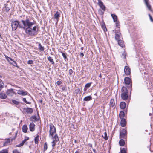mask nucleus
Masks as SVG:
<instances>
[{"label": "nucleus", "mask_w": 153, "mask_h": 153, "mask_svg": "<svg viewBox=\"0 0 153 153\" xmlns=\"http://www.w3.org/2000/svg\"><path fill=\"white\" fill-rule=\"evenodd\" d=\"M21 22L25 27L24 29L25 30L26 34L30 36H33L37 34V26H35L32 28L31 27L32 26L35 24V22L33 20L26 16L25 20H22Z\"/></svg>", "instance_id": "nucleus-1"}, {"label": "nucleus", "mask_w": 153, "mask_h": 153, "mask_svg": "<svg viewBox=\"0 0 153 153\" xmlns=\"http://www.w3.org/2000/svg\"><path fill=\"white\" fill-rule=\"evenodd\" d=\"M13 30H15L18 27L20 28L25 29V27L21 24H19V21L17 20L13 21L11 25Z\"/></svg>", "instance_id": "nucleus-2"}, {"label": "nucleus", "mask_w": 153, "mask_h": 153, "mask_svg": "<svg viewBox=\"0 0 153 153\" xmlns=\"http://www.w3.org/2000/svg\"><path fill=\"white\" fill-rule=\"evenodd\" d=\"M121 97L122 99L124 100L127 99L128 96V91L126 88L123 87L121 89Z\"/></svg>", "instance_id": "nucleus-3"}, {"label": "nucleus", "mask_w": 153, "mask_h": 153, "mask_svg": "<svg viewBox=\"0 0 153 153\" xmlns=\"http://www.w3.org/2000/svg\"><path fill=\"white\" fill-rule=\"evenodd\" d=\"M50 130L49 136H53V134L56 132V129L55 127L52 123H51L49 125Z\"/></svg>", "instance_id": "nucleus-4"}, {"label": "nucleus", "mask_w": 153, "mask_h": 153, "mask_svg": "<svg viewBox=\"0 0 153 153\" xmlns=\"http://www.w3.org/2000/svg\"><path fill=\"white\" fill-rule=\"evenodd\" d=\"M127 134L126 130L125 129H122L120 132V138H125Z\"/></svg>", "instance_id": "nucleus-5"}, {"label": "nucleus", "mask_w": 153, "mask_h": 153, "mask_svg": "<svg viewBox=\"0 0 153 153\" xmlns=\"http://www.w3.org/2000/svg\"><path fill=\"white\" fill-rule=\"evenodd\" d=\"M17 134V131L16 133H15V135L16 136V135ZM16 136H15V137L13 138H12L11 139V140H10V139H7L5 142L4 143V146H6L7 145L10 144V143L11 142H12L13 140L15 139L16 138Z\"/></svg>", "instance_id": "nucleus-6"}, {"label": "nucleus", "mask_w": 153, "mask_h": 153, "mask_svg": "<svg viewBox=\"0 0 153 153\" xmlns=\"http://www.w3.org/2000/svg\"><path fill=\"white\" fill-rule=\"evenodd\" d=\"M15 93L14 89H8L6 92L7 95L10 96H12Z\"/></svg>", "instance_id": "nucleus-7"}, {"label": "nucleus", "mask_w": 153, "mask_h": 153, "mask_svg": "<svg viewBox=\"0 0 153 153\" xmlns=\"http://www.w3.org/2000/svg\"><path fill=\"white\" fill-rule=\"evenodd\" d=\"M124 71L125 74L127 75H129L130 74L131 72H130V68L129 67L127 66H126L125 67V68L124 69Z\"/></svg>", "instance_id": "nucleus-8"}, {"label": "nucleus", "mask_w": 153, "mask_h": 153, "mask_svg": "<svg viewBox=\"0 0 153 153\" xmlns=\"http://www.w3.org/2000/svg\"><path fill=\"white\" fill-rule=\"evenodd\" d=\"M144 2L146 7H147L149 10L151 11H152V10L151 9V6L149 3V0H144Z\"/></svg>", "instance_id": "nucleus-9"}, {"label": "nucleus", "mask_w": 153, "mask_h": 153, "mask_svg": "<svg viewBox=\"0 0 153 153\" xmlns=\"http://www.w3.org/2000/svg\"><path fill=\"white\" fill-rule=\"evenodd\" d=\"M115 39L117 40H118L120 37L121 33H120L119 30L117 31L116 30L115 32Z\"/></svg>", "instance_id": "nucleus-10"}, {"label": "nucleus", "mask_w": 153, "mask_h": 153, "mask_svg": "<svg viewBox=\"0 0 153 153\" xmlns=\"http://www.w3.org/2000/svg\"><path fill=\"white\" fill-rule=\"evenodd\" d=\"M24 109L25 111L27 114H30L33 112V109L32 108H24Z\"/></svg>", "instance_id": "nucleus-11"}, {"label": "nucleus", "mask_w": 153, "mask_h": 153, "mask_svg": "<svg viewBox=\"0 0 153 153\" xmlns=\"http://www.w3.org/2000/svg\"><path fill=\"white\" fill-rule=\"evenodd\" d=\"M35 125L33 122L31 123L29 125L30 130L31 131H33L35 130Z\"/></svg>", "instance_id": "nucleus-12"}, {"label": "nucleus", "mask_w": 153, "mask_h": 153, "mask_svg": "<svg viewBox=\"0 0 153 153\" xmlns=\"http://www.w3.org/2000/svg\"><path fill=\"white\" fill-rule=\"evenodd\" d=\"M124 81L125 84L129 85L130 83L131 80L129 78L126 77L125 78Z\"/></svg>", "instance_id": "nucleus-13"}, {"label": "nucleus", "mask_w": 153, "mask_h": 153, "mask_svg": "<svg viewBox=\"0 0 153 153\" xmlns=\"http://www.w3.org/2000/svg\"><path fill=\"white\" fill-rule=\"evenodd\" d=\"M39 117L36 116H33L31 117L30 119L33 121H39Z\"/></svg>", "instance_id": "nucleus-14"}, {"label": "nucleus", "mask_w": 153, "mask_h": 153, "mask_svg": "<svg viewBox=\"0 0 153 153\" xmlns=\"http://www.w3.org/2000/svg\"><path fill=\"white\" fill-rule=\"evenodd\" d=\"M98 4L103 11H105V7L103 3L102 2H100Z\"/></svg>", "instance_id": "nucleus-15"}, {"label": "nucleus", "mask_w": 153, "mask_h": 153, "mask_svg": "<svg viewBox=\"0 0 153 153\" xmlns=\"http://www.w3.org/2000/svg\"><path fill=\"white\" fill-rule=\"evenodd\" d=\"M121 119V120L120 122L121 126L122 127H124L126 125V120L124 118L122 119Z\"/></svg>", "instance_id": "nucleus-16"}, {"label": "nucleus", "mask_w": 153, "mask_h": 153, "mask_svg": "<svg viewBox=\"0 0 153 153\" xmlns=\"http://www.w3.org/2000/svg\"><path fill=\"white\" fill-rule=\"evenodd\" d=\"M111 16L112 17L114 22H116L118 21V18L117 16L115 14H111Z\"/></svg>", "instance_id": "nucleus-17"}, {"label": "nucleus", "mask_w": 153, "mask_h": 153, "mask_svg": "<svg viewBox=\"0 0 153 153\" xmlns=\"http://www.w3.org/2000/svg\"><path fill=\"white\" fill-rule=\"evenodd\" d=\"M120 108L122 109H124L126 106V104L124 102H122L120 103Z\"/></svg>", "instance_id": "nucleus-18"}, {"label": "nucleus", "mask_w": 153, "mask_h": 153, "mask_svg": "<svg viewBox=\"0 0 153 153\" xmlns=\"http://www.w3.org/2000/svg\"><path fill=\"white\" fill-rule=\"evenodd\" d=\"M119 45L122 47H123L124 45V43L123 40H117Z\"/></svg>", "instance_id": "nucleus-19"}, {"label": "nucleus", "mask_w": 153, "mask_h": 153, "mask_svg": "<svg viewBox=\"0 0 153 153\" xmlns=\"http://www.w3.org/2000/svg\"><path fill=\"white\" fill-rule=\"evenodd\" d=\"M115 105L114 100V99H111L110 102V107H113Z\"/></svg>", "instance_id": "nucleus-20"}, {"label": "nucleus", "mask_w": 153, "mask_h": 153, "mask_svg": "<svg viewBox=\"0 0 153 153\" xmlns=\"http://www.w3.org/2000/svg\"><path fill=\"white\" fill-rule=\"evenodd\" d=\"M28 129L26 125H24L23 126L22 128V131L23 132L26 133Z\"/></svg>", "instance_id": "nucleus-21"}, {"label": "nucleus", "mask_w": 153, "mask_h": 153, "mask_svg": "<svg viewBox=\"0 0 153 153\" xmlns=\"http://www.w3.org/2000/svg\"><path fill=\"white\" fill-rule=\"evenodd\" d=\"M48 60L49 61V62L53 65H54L55 64L53 59H52V57L51 56H49L48 57Z\"/></svg>", "instance_id": "nucleus-22"}, {"label": "nucleus", "mask_w": 153, "mask_h": 153, "mask_svg": "<svg viewBox=\"0 0 153 153\" xmlns=\"http://www.w3.org/2000/svg\"><path fill=\"white\" fill-rule=\"evenodd\" d=\"M60 13L58 12L57 11L54 15V18L58 20L60 17Z\"/></svg>", "instance_id": "nucleus-23"}, {"label": "nucleus", "mask_w": 153, "mask_h": 153, "mask_svg": "<svg viewBox=\"0 0 153 153\" xmlns=\"http://www.w3.org/2000/svg\"><path fill=\"white\" fill-rule=\"evenodd\" d=\"M7 97L6 94L4 93H0V98L2 99H5Z\"/></svg>", "instance_id": "nucleus-24"}, {"label": "nucleus", "mask_w": 153, "mask_h": 153, "mask_svg": "<svg viewBox=\"0 0 153 153\" xmlns=\"http://www.w3.org/2000/svg\"><path fill=\"white\" fill-rule=\"evenodd\" d=\"M92 100V97L91 96H88L85 97L83 100L85 101H89Z\"/></svg>", "instance_id": "nucleus-25"}, {"label": "nucleus", "mask_w": 153, "mask_h": 153, "mask_svg": "<svg viewBox=\"0 0 153 153\" xmlns=\"http://www.w3.org/2000/svg\"><path fill=\"white\" fill-rule=\"evenodd\" d=\"M125 143L124 140L123 139H121L119 141V145L120 146H123Z\"/></svg>", "instance_id": "nucleus-26"}, {"label": "nucleus", "mask_w": 153, "mask_h": 153, "mask_svg": "<svg viewBox=\"0 0 153 153\" xmlns=\"http://www.w3.org/2000/svg\"><path fill=\"white\" fill-rule=\"evenodd\" d=\"M125 114L123 111H121L119 114V117L121 119H123L124 117Z\"/></svg>", "instance_id": "nucleus-27"}, {"label": "nucleus", "mask_w": 153, "mask_h": 153, "mask_svg": "<svg viewBox=\"0 0 153 153\" xmlns=\"http://www.w3.org/2000/svg\"><path fill=\"white\" fill-rule=\"evenodd\" d=\"M39 49L40 51H43L45 50L44 47L43 46H42L40 43H39Z\"/></svg>", "instance_id": "nucleus-28"}, {"label": "nucleus", "mask_w": 153, "mask_h": 153, "mask_svg": "<svg viewBox=\"0 0 153 153\" xmlns=\"http://www.w3.org/2000/svg\"><path fill=\"white\" fill-rule=\"evenodd\" d=\"M52 138L53 139V140L56 142H58L59 140V139L58 135L56 134L55 135L54 137L52 136Z\"/></svg>", "instance_id": "nucleus-29"}, {"label": "nucleus", "mask_w": 153, "mask_h": 153, "mask_svg": "<svg viewBox=\"0 0 153 153\" xmlns=\"http://www.w3.org/2000/svg\"><path fill=\"white\" fill-rule=\"evenodd\" d=\"M4 84L2 81L0 79V91L2 89L4 88Z\"/></svg>", "instance_id": "nucleus-30"}, {"label": "nucleus", "mask_w": 153, "mask_h": 153, "mask_svg": "<svg viewBox=\"0 0 153 153\" xmlns=\"http://www.w3.org/2000/svg\"><path fill=\"white\" fill-rule=\"evenodd\" d=\"M12 103L11 104H14L18 105L19 103V102L18 101H17L16 100H12Z\"/></svg>", "instance_id": "nucleus-31"}, {"label": "nucleus", "mask_w": 153, "mask_h": 153, "mask_svg": "<svg viewBox=\"0 0 153 153\" xmlns=\"http://www.w3.org/2000/svg\"><path fill=\"white\" fill-rule=\"evenodd\" d=\"M12 61V62H10V63L11 64L13 65L14 66L18 68H19V67L18 66L16 62L15 61H13H13Z\"/></svg>", "instance_id": "nucleus-32"}, {"label": "nucleus", "mask_w": 153, "mask_h": 153, "mask_svg": "<svg viewBox=\"0 0 153 153\" xmlns=\"http://www.w3.org/2000/svg\"><path fill=\"white\" fill-rule=\"evenodd\" d=\"M39 136L38 135L35 137L34 139V141L36 144H38L39 140Z\"/></svg>", "instance_id": "nucleus-33"}, {"label": "nucleus", "mask_w": 153, "mask_h": 153, "mask_svg": "<svg viewBox=\"0 0 153 153\" xmlns=\"http://www.w3.org/2000/svg\"><path fill=\"white\" fill-rule=\"evenodd\" d=\"M101 27L102 29H103V31L105 32L107 31V29L105 24H102V25H101Z\"/></svg>", "instance_id": "nucleus-34"}, {"label": "nucleus", "mask_w": 153, "mask_h": 153, "mask_svg": "<svg viewBox=\"0 0 153 153\" xmlns=\"http://www.w3.org/2000/svg\"><path fill=\"white\" fill-rule=\"evenodd\" d=\"M48 149L47 144V142H45L43 150L45 152Z\"/></svg>", "instance_id": "nucleus-35"}, {"label": "nucleus", "mask_w": 153, "mask_h": 153, "mask_svg": "<svg viewBox=\"0 0 153 153\" xmlns=\"http://www.w3.org/2000/svg\"><path fill=\"white\" fill-rule=\"evenodd\" d=\"M5 11L7 12H8L10 10V8L7 6V5H6L5 7Z\"/></svg>", "instance_id": "nucleus-36"}, {"label": "nucleus", "mask_w": 153, "mask_h": 153, "mask_svg": "<svg viewBox=\"0 0 153 153\" xmlns=\"http://www.w3.org/2000/svg\"><path fill=\"white\" fill-rule=\"evenodd\" d=\"M5 57L7 59V60L9 62H10V61H13V59L11 58L8 57L7 56H5Z\"/></svg>", "instance_id": "nucleus-37"}, {"label": "nucleus", "mask_w": 153, "mask_h": 153, "mask_svg": "<svg viewBox=\"0 0 153 153\" xmlns=\"http://www.w3.org/2000/svg\"><path fill=\"white\" fill-rule=\"evenodd\" d=\"M61 53L62 54V56H63L64 58L65 59L67 58V56L65 53H64L62 52H61Z\"/></svg>", "instance_id": "nucleus-38"}, {"label": "nucleus", "mask_w": 153, "mask_h": 153, "mask_svg": "<svg viewBox=\"0 0 153 153\" xmlns=\"http://www.w3.org/2000/svg\"><path fill=\"white\" fill-rule=\"evenodd\" d=\"M91 83H88L86 84L85 86V87L86 88H89L91 86Z\"/></svg>", "instance_id": "nucleus-39"}, {"label": "nucleus", "mask_w": 153, "mask_h": 153, "mask_svg": "<svg viewBox=\"0 0 153 153\" xmlns=\"http://www.w3.org/2000/svg\"><path fill=\"white\" fill-rule=\"evenodd\" d=\"M57 142L56 141H55V140H53V141L52 142V146L53 148L55 146V145H56V143Z\"/></svg>", "instance_id": "nucleus-40"}, {"label": "nucleus", "mask_w": 153, "mask_h": 153, "mask_svg": "<svg viewBox=\"0 0 153 153\" xmlns=\"http://www.w3.org/2000/svg\"><path fill=\"white\" fill-rule=\"evenodd\" d=\"M80 90L79 89L77 88L75 90V92L76 94H78L80 92Z\"/></svg>", "instance_id": "nucleus-41"}, {"label": "nucleus", "mask_w": 153, "mask_h": 153, "mask_svg": "<svg viewBox=\"0 0 153 153\" xmlns=\"http://www.w3.org/2000/svg\"><path fill=\"white\" fill-rule=\"evenodd\" d=\"M27 93L28 92L27 91H22L21 95L23 96L25 95H27Z\"/></svg>", "instance_id": "nucleus-42"}, {"label": "nucleus", "mask_w": 153, "mask_h": 153, "mask_svg": "<svg viewBox=\"0 0 153 153\" xmlns=\"http://www.w3.org/2000/svg\"><path fill=\"white\" fill-rule=\"evenodd\" d=\"M104 11H103L101 9H99L98 10L99 13L101 15H103L104 14Z\"/></svg>", "instance_id": "nucleus-43"}, {"label": "nucleus", "mask_w": 153, "mask_h": 153, "mask_svg": "<svg viewBox=\"0 0 153 153\" xmlns=\"http://www.w3.org/2000/svg\"><path fill=\"white\" fill-rule=\"evenodd\" d=\"M104 138L105 140H108V138L107 136V133L106 132H105L104 133Z\"/></svg>", "instance_id": "nucleus-44"}, {"label": "nucleus", "mask_w": 153, "mask_h": 153, "mask_svg": "<svg viewBox=\"0 0 153 153\" xmlns=\"http://www.w3.org/2000/svg\"><path fill=\"white\" fill-rule=\"evenodd\" d=\"M23 101L25 102L26 104H30L31 103L30 102L27 101L25 98H23Z\"/></svg>", "instance_id": "nucleus-45"}, {"label": "nucleus", "mask_w": 153, "mask_h": 153, "mask_svg": "<svg viewBox=\"0 0 153 153\" xmlns=\"http://www.w3.org/2000/svg\"><path fill=\"white\" fill-rule=\"evenodd\" d=\"M0 153H8V152L6 150H3L0 152Z\"/></svg>", "instance_id": "nucleus-46"}, {"label": "nucleus", "mask_w": 153, "mask_h": 153, "mask_svg": "<svg viewBox=\"0 0 153 153\" xmlns=\"http://www.w3.org/2000/svg\"><path fill=\"white\" fill-rule=\"evenodd\" d=\"M115 22V24H116V26L117 27H119V26H120L119 25V22L118 21H117V22Z\"/></svg>", "instance_id": "nucleus-47"}, {"label": "nucleus", "mask_w": 153, "mask_h": 153, "mask_svg": "<svg viewBox=\"0 0 153 153\" xmlns=\"http://www.w3.org/2000/svg\"><path fill=\"white\" fill-rule=\"evenodd\" d=\"M121 153H126V150L124 149V148H123L121 150Z\"/></svg>", "instance_id": "nucleus-48"}, {"label": "nucleus", "mask_w": 153, "mask_h": 153, "mask_svg": "<svg viewBox=\"0 0 153 153\" xmlns=\"http://www.w3.org/2000/svg\"><path fill=\"white\" fill-rule=\"evenodd\" d=\"M33 63V61L32 60H29L27 62V64H32Z\"/></svg>", "instance_id": "nucleus-49"}, {"label": "nucleus", "mask_w": 153, "mask_h": 153, "mask_svg": "<svg viewBox=\"0 0 153 153\" xmlns=\"http://www.w3.org/2000/svg\"><path fill=\"white\" fill-rule=\"evenodd\" d=\"M73 72V71L72 69H70L69 70V74L70 75H71Z\"/></svg>", "instance_id": "nucleus-50"}, {"label": "nucleus", "mask_w": 153, "mask_h": 153, "mask_svg": "<svg viewBox=\"0 0 153 153\" xmlns=\"http://www.w3.org/2000/svg\"><path fill=\"white\" fill-rule=\"evenodd\" d=\"M23 90H18L17 93L21 95Z\"/></svg>", "instance_id": "nucleus-51"}, {"label": "nucleus", "mask_w": 153, "mask_h": 153, "mask_svg": "<svg viewBox=\"0 0 153 153\" xmlns=\"http://www.w3.org/2000/svg\"><path fill=\"white\" fill-rule=\"evenodd\" d=\"M149 16L150 18V20L152 22H153V19L150 14H149Z\"/></svg>", "instance_id": "nucleus-52"}, {"label": "nucleus", "mask_w": 153, "mask_h": 153, "mask_svg": "<svg viewBox=\"0 0 153 153\" xmlns=\"http://www.w3.org/2000/svg\"><path fill=\"white\" fill-rule=\"evenodd\" d=\"M56 83L58 85H61L62 82L60 81H58Z\"/></svg>", "instance_id": "nucleus-53"}, {"label": "nucleus", "mask_w": 153, "mask_h": 153, "mask_svg": "<svg viewBox=\"0 0 153 153\" xmlns=\"http://www.w3.org/2000/svg\"><path fill=\"white\" fill-rule=\"evenodd\" d=\"M13 153H20V152L17 150H15L13 151Z\"/></svg>", "instance_id": "nucleus-54"}, {"label": "nucleus", "mask_w": 153, "mask_h": 153, "mask_svg": "<svg viewBox=\"0 0 153 153\" xmlns=\"http://www.w3.org/2000/svg\"><path fill=\"white\" fill-rule=\"evenodd\" d=\"M84 56V54L82 52H81L80 53V56H81L82 57Z\"/></svg>", "instance_id": "nucleus-55"}, {"label": "nucleus", "mask_w": 153, "mask_h": 153, "mask_svg": "<svg viewBox=\"0 0 153 153\" xmlns=\"http://www.w3.org/2000/svg\"><path fill=\"white\" fill-rule=\"evenodd\" d=\"M26 141V140H25V139L22 141V143H23V144H24V143H25V142Z\"/></svg>", "instance_id": "nucleus-56"}, {"label": "nucleus", "mask_w": 153, "mask_h": 153, "mask_svg": "<svg viewBox=\"0 0 153 153\" xmlns=\"http://www.w3.org/2000/svg\"><path fill=\"white\" fill-rule=\"evenodd\" d=\"M87 88H86L85 87L83 90H84V91H86L87 90Z\"/></svg>", "instance_id": "nucleus-57"}, {"label": "nucleus", "mask_w": 153, "mask_h": 153, "mask_svg": "<svg viewBox=\"0 0 153 153\" xmlns=\"http://www.w3.org/2000/svg\"><path fill=\"white\" fill-rule=\"evenodd\" d=\"M16 146L17 147H20L21 146H20V145L19 144L18 145H16Z\"/></svg>", "instance_id": "nucleus-58"}, {"label": "nucleus", "mask_w": 153, "mask_h": 153, "mask_svg": "<svg viewBox=\"0 0 153 153\" xmlns=\"http://www.w3.org/2000/svg\"><path fill=\"white\" fill-rule=\"evenodd\" d=\"M20 146H22L24 144H23L22 142L20 144Z\"/></svg>", "instance_id": "nucleus-59"}, {"label": "nucleus", "mask_w": 153, "mask_h": 153, "mask_svg": "<svg viewBox=\"0 0 153 153\" xmlns=\"http://www.w3.org/2000/svg\"><path fill=\"white\" fill-rule=\"evenodd\" d=\"M20 146H22L24 144H23L22 142L20 144Z\"/></svg>", "instance_id": "nucleus-60"}, {"label": "nucleus", "mask_w": 153, "mask_h": 153, "mask_svg": "<svg viewBox=\"0 0 153 153\" xmlns=\"http://www.w3.org/2000/svg\"><path fill=\"white\" fill-rule=\"evenodd\" d=\"M25 139L26 140H28L29 139V138L28 137H25Z\"/></svg>", "instance_id": "nucleus-61"}, {"label": "nucleus", "mask_w": 153, "mask_h": 153, "mask_svg": "<svg viewBox=\"0 0 153 153\" xmlns=\"http://www.w3.org/2000/svg\"><path fill=\"white\" fill-rule=\"evenodd\" d=\"M97 1H98V4L100 3V2H102L101 0H97Z\"/></svg>", "instance_id": "nucleus-62"}, {"label": "nucleus", "mask_w": 153, "mask_h": 153, "mask_svg": "<svg viewBox=\"0 0 153 153\" xmlns=\"http://www.w3.org/2000/svg\"><path fill=\"white\" fill-rule=\"evenodd\" d=\"M80 49H81V50H83L84 49V48L83 47H81V48H80Z\"/></svg>", "instance_id": "nucleus-63"}, {"label": "nucleus", "mask_w": 153, "mask_h": 153, "mask_svg": "<svg viewBox=\"0 0 153 153\" xmlns=\"http://www.w3.org/2000/svg\"><path fill=\"white\" fill-rule=\"evenodd\" d=\"M39 102H40L41 103H42V100H39Z\"/></svg>", "instance_id": "nucleus-64"}]
</instances>
